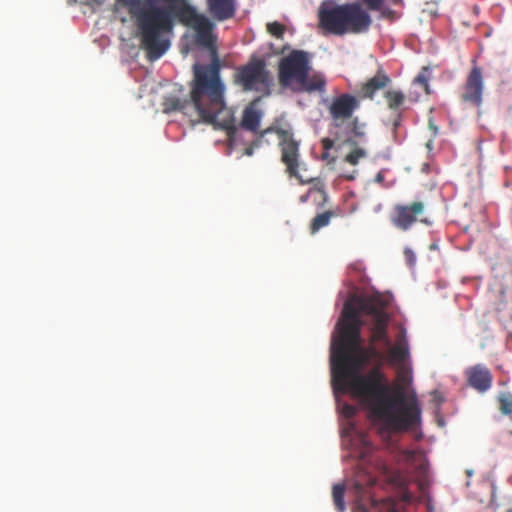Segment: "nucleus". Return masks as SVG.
Returning a JSON list of instances; mask_svg holds the SVG:
<instances>
[{
  "mask_svg": "<svg viewBox=\"0 0 512 512\" xmlns=\"http://www.w3.org/2000/svg\"><path fill=\"white\" fill-rule=\"evenodd\" d=\"M175 20L195 31L199 45L210 47L213 44L214 23L186 0H142L139 40L150 61L159 59L169 49L166 35L173 31Z\"/></svg>",
  "mask_w": 512,
  "mask_h": 512,
  "instance_id": "f257e3e1",
  "label": "nucleus"
},
{
  "mask_svg": "<svg viewBox=\"0 0 512 512\" xmlns=\"http://www.w3.org/2000/svg\"><path fill=\"white\" fill-rule=\"evenodd\" d=\"M334 396L351 395L370 412L380 427L392 433L416 429L421 424V406L408 386H332Z\"/></svg>",
  "mask_w": 512,
  "mask_h": 512,
  "instance_id": "f03ea898",
  "label": "nucleus"
},
{
  "mask_svg": "<svg viewBox=\"0 0 512 512\" xmlns=\"http://www.w3.org/2000/svg\"><path fill=\"white\" fill-rule=\"evenodd\" d=\"M225 87L220 79L217 62L210 65H194V78L191 82L190 100H182L175 96L165 98L163 110L166 113L181 111L187 113L192 107L199 119L227 132L233 139L238 127L235 125L233 112L224 101Z\"/></svg>",
  "mask_w": 512,
  "mask_h": 512,
  "instance_id": "7ed1b4c3",
  "label": "nucleus"
},
{
  "mask_svg": "<svg viewBox=\"0 0 512 512\" xmlns=\"http://www.w3.org/2000/svg\"><path fill=\"white\" fill-rule=\"evenodd\" d=\"M387 304V300L377 296L362 305L365 314L371 316L372 324L369 345L364 347L361 344V348L372 347L379 355L367 353L356 371L347 375H336L334 367H330V384H383L382 368L386 363V348H389L391 344L387 333L389 320L385 311Z\"/></svg>",
  "mask_w": 512,
  "mask_h": 512,
  "instance_id": "20e7f679",
  "label": "nucleus"
},
{
  "mask_svg": "<svg viewBox=\"0 0 512 512\" xmlns=\"http://www.w3.org/2000/svg\"><path fill=\"white\" fill-rule=\"evenodd\" d=\"M377 296L373 295L367 299L352 297L344 303L337 335L332 338L330 347V367H334L336 375L355 372L367 353L379 355L372 347L361 348L360 333L363 326L360 314H365L362 305Z\"/></svg>",
  "mask_w": 512,
  "mask_h": 512,
  "instance_id": "39448f33",
  "label": "nucleus"
},
{
  "mask_svg": "<svg viewBox=\"0 0 512 512\" xmlns=\"http://www.w3.org/2000/svg\"><path fill=\"white\" fill-rule=\"evenodd\" d=\"M372 25L369 10L360 2H323L318 10V28L323 35L344 36L366 33Z\"/></svg>",
  "mask_w": 512,
  "mask_h": 512,
  "instance_id": "423d86ee",
  "label": "nucleus"
},
{
  "mask_svg": "<svg viewBox=\"0 0 512 512\" xmlns=\"http://www.w3.org/2000/svg\"><path fill=\"white\" fill-rule=\"evenodd\" d=\"M234 82L245 92L256 91L268 95L273 85V76L267 69L264 59L252 58L247 64L237 69Z\"/></svg>",
  "mask_w": 512,
  "mask_h": 512,
  "instance_id": "0eeeda50",
  "label": "nucleus"
},
{
  "mask_svg": "<svg viewBox=\"0 0 512 512\" xmlns=\"http://www.w3.org/2000/svg\"><path fill=\"white\" fill-rule=\"evenodd\" d=\"M360 107L359 99L349 93H343L334 97L328 107L333 126L340 129L345 122L349 121L347 128L354 137H363L360 130L359 120L353 118L354 112Z\"/></svg>",
  "mask_w": 512,
  "mask_h": 512,
  "instance_id": "6e6552de",
  "label": "nucleus"
},
{
  "mask_svg": "<svg viewBox=\"0 0 512 512\" xmlns=\"http://www.w3.org/2000/svg\"><path fill=\"white\" fill-rule=\"evenodd\" d=\"M270 132H274L278 137V145L281 151V162L286 166V172L289 177L298 179L301 184L312 182L313 179L304 181L299 175L300 143L294 138L293 133L282 128L269 127L262 132V136Z\"/></svg>",
  "mask_w": 512,
  "mask_h": 512,
  "instance_id": "1a4fd4ad",
  "label": "nucleus"
},
{
  "mask_svg": "<svg viewBox=\"0 0 512 512\" xmlns=\"http://www.w3.org/2000/svg\"><path fill=\"white\" fill-rule=\"evenodd\" d=\"M309 72V54L303 50H293L279 62V83L282 87H289L291 89L297 81L305 80V77Z\"/></svg>",
  "mask_w": 512,
  "mask_h": 512,
  "instance_id": "9d476101",
  "label": "nucleus"
},
{
  "mask_svg": "<svg viewBox=\"0 0 512 512\" xmlns=\"http://www.w3.org/2000/svg\"><path fill=\"white\" fill-rule=\"evenodd\" d=\"M390 223L400 231H409L417 223L426 226L432 224L426 216V205L423 201L395 204L389 214Z\"/></svg>",
  "mask_w": 512,
  "mask_h": 512,
  "instance_id": "9b49d317",
  "label": "nucleus"
},
{
  "mask_svg": "<svg viewBox=\"0 0 512 512\" xmlns=\"http://www.w3.org/2000/svg\"><path fill=\"white\" fill-rule=\"evenodd\" d=\"M484 82L482 71L479 67L474 66L467 76L463 86L461 99L463 102L469 103L475 107H480L483 100Z\"/></svg>",
  "mask_w": 512,
  "mask_h": 512,
  "instance_id": "f8f14e48",
  "label": "nucleus"
},
{
  "mask_svg": "<svg viewBox=\"0 0 512 512\" xmlns=\"http://www.w3.org/2000/svg\"><path fill=\"white\" fill-rule=\"evenodd\" d=\"M206 4L211 17L220 22L231 19L236 12L235 0H206Z\"/></svg>",
  "mask_w": 512,
  "mask_h": 512,
  "instance_id": "ddd939ff",
  "label": "nucleus"
},
{
  "mask_svg": "<svg viewBox=\"0 0 512 512\" xmlns=\"http://www.w3.org/2000/svg\"><path fill=\"white\" fill-rule=\"evenodd\" d=\"M386 351V362L389 361L395 365L408 363L409 348L404 329L400 331L396 343L393 346L390 344Z\"/></svg>",
  "mask_w": 512,
  "mask_h": 512,
  "instance_id": "4468645a",
  "label": "nucleus"
},
{
  "mask_svg": "<svg viewBox=\"0 0 512 512\" xmlns=\"http://www.w3.org/2000/svg\"><path fill=\"white\" fill-rule=\"evenodd\" d=\"M391 79L390 77L382 70L377 71V73L367 80L361 88H360V96L362 98L373 99L375 94L384 89L389 83Z\"/></svg>",
  "mask_w": 512,
  "mask_h": 512,
  "instance_id": "2eb2a0df",
  "label": "nucleus"
},
{
  "mask_svg": "<svg viewBox=\"0 0 512 512\" xmlns=\"http://www.w3.org/2000/svg\"><path fill=\"white\" fill-rule=\"evenodd\" d=\"M326 80L320 74H314L312 76L306 75L305 80L297 81L292 86L291 90L294 92H323L325 90Z\"/></svg>",
  "mask_w": 512,
  "mask_h": 512,
  "instance_id": "dca6fc26",
  "label": "nucleus"
},
{
  "mask_svg": "<svg viewBox=\"0 0 512 512\" xmlns=\"http://www.w3.org/2000/svg\"><path fill=\"white\" fill-rule=\"evenodd\" d=\"M259 99L250 103L243 111L240 126L243 129L256 133L260 126L262 113L255 105Z\"/></svg>",
  "mask_w": 512,
  "mask_h": 512,
  "instance_id": "f3484780",
  "label": "nucleus"
},
{
  "mask_svg": "<svg viewBox=\"0 0 512 512\" xmlns=\"http://www.w3.org/2000/svg\"><path fill=\"white\" fill-rule=\"evenodd\" d=\"M465 375L468 384H491L492 375L490 370L482 364H477L466 369Z\"/></svg>",
  "mask_w": 512,
  "mask_h": 512,
  "instance_id": "a211bd4d",
  "label": "nucleus"
},
{
  "mask_svg": "<svg viewBox=\"0 0 512 512\" xmlns=\"http://www.w3.org/2000/svg\"><path fill=\"white\" fill-rule=\"evenodd\" d=\"M355 489L359 494L356 500L355 512H380L378 501L369 495L362 494L364 489L360 484H356Z\"/></svg>",
  "mask_w": 512,
  "mask_h": 512,
  "instance_id": "6ab92c4d",
  "label": "nucleus"
},
{
  "mask_svg": "<svg viewBox=\"0 0 512 512\" xmlns=\"http://www.w3.org/2000/svg\"><path fill=\"white\" fill-rule=\"evenodd\" d=\"M384 99L387 107L395 113H402V106L405 102L406 96L400 90L389 89L384 92Z\"/></svg>",
  "mask_w": 512,
  "mask_h": 512,
  "instance_id": "aec40b11",
  "label": "nucleus"
},
{
  "mask_svg": "<svg viewBox=\"0 0 512 512\" xmlns=\"http://www.w3.org/2000/svg\"><path fill=\"white\" fill-rule=\"evenodd\" d=\"M416 484L418 486L419 491L425 495L427 493L430 480H429V471L428 464L426 461L420 462L415 467V475H414Z\"/></svg>",
  "mask_w": 512,
  "mask_h": 512,
  "instance_id": "412c9836",
  "label": "nucleus"
},
{
  "mask_svg": "<svg viewBox=\"0 0 512 512\" xmlns=\"http://www.w3.org/2000/svg\"><path fill=\"white\" fill-rule=\"evenodd\" d=\"M337 214L332 211V210H328V211H325L323 213H320V214H317L311 221L310 223V232L311 234H315L316 232H318L320 229L326 227L329 225L331 219L333 217H336Z\"/></svg>",
  "mask_w": 512,
  "mask_h": 512,
  "instance_id": "4be33fe9",
  "label": "nucleus"
},
{
  "mask_svg": "<svg viewBox=\"0 0 512 512\" xmlns=\"http://www.w3.org/2000/svg\"><path fill=\"white\" fill-rule=\"evenodd\" d=\"M119 4L124 7H127L128 13L131 18L134 20L137 37L139 38V15L141 11V1L142 0H116Z\"/></svg>",
  "mask_w": 512,
  "mask_h": 512,
  "instance_id": "5701e85b",
  "label": "nucleus"
},
{
  "mask_svg": "<svg viewBox=\"0 0 512 512\" xmlns=\"http://www.w3.org/2000/svg\"><path fill=\"white\" fill-rule=\"evenodd\" d=\"M397 382L394 384H411L413 381L412 369L408 363L397 365ZM383 384H390L383 376Z\"/></svg>",
  "mask_w": 512,
  "mask_h": 512,
  "instance_id": "b1692460",
  "label": "nucleus"
},
{
  "mask_svg": "<svg viewBox=\"0 0 512 512\" xmlns=\"http://www.w3.org/2000/svg\"><path fill=\"white\" fill-rule=\"evenodd\" d=\"M368 156L367 151L362 147H354L345 157L344 161L352 166L359 164L360 160Z\"/></svg>",
  "mask_w": 512,
  "mask_h": 512,
  "instance_id": "393cba45",
  "label": "nucleus"
},
{
  "mask_svg": "<svg viewBox=\"0 0 512 512\" xmlns=\"http://www.w3.org/2000/svg\"><path fill=\"white\" fill-rule=\"evenodd\" d=\"M344 493L345 487L342 484H336L332 489L333 501L336 509L339 512L345 511V502H344Z\"/></svg>",
  "mask_w": 512,
  "mask_h": 512,
  "instance_id": "a878e982",
  "label": "nucleus"
},
{
  "mask_svg": "<svg viewBox=\"0 0 512 512\" xmlns=\"http://www.w3.org/2000/svg\"><path fill=\"white\" fill-rule=\"evenodd\" d=\"M499 409L504 415L512 414V394L510 392H502L498 395Z\"/></svg>",
  "mask_w": 512,
  "mask_h": 512,
  "instance_id": "bb28decb",
  "label": "nucleus"
},
{
  "mask_svg": "<svg viewBox=\"0 0 512 512\" xmlns=\"http://www.w3.org/2000/svg\"><path fill=\"white\" fill-rule=\"evenodd\" d=\"M427 72L428 68L424 67L422 71L414 78L413 83L420 85L426 94H430V86Z\"/></svg>",
  "mask_w": 512,
  "mask_h": 512,
  "instance_id": "cd10ccee",
  "label": "nucleus"
},
{
  "mask_svg": "<svg viewBox=\"0 0 512 512\" xmlns=\"http://www.w3.org/2000/svg\"><path fill=\"white\" fill-rule=\"evenodd\" d=\"M266 28H267L268 33H270L271 35H273L274 37H276L278 39L283 38L284 33L286 31L285 25H283L277 21L268 23Z\"/></svg>",
  "mask_w": 512,
  "mask_h": 512,
  "instance_id": "c85d7f7f",
  "label": "nucleus"
},
{
  "mask_svg": "<svg viewBox=\"0 0 512 512\" xmlns=\"http://www.w3.org/2000/svg\"><path fill=\"white\" fill-rule=\"evenodd\" d=\"M403 0H362L368 10L380 9L382 4L388 2L392 5H399Z\"/></svg>",
  "mask_w": 512,
  "mask_h": 512,
  "instance_id": "c756f323",
  "label": "nucleus"
},
{
  "mask_svg": "<svg viewBox=\"0 0 512 512\" xmlns=\"http://www.w3.org/2000/svg\"><path fill=\"white\" fill-rule=\"evenodd\" d=\"M374 11L380 12L381 17L385 19L393 20L395 17V12L389 7H386L385 3L382 4V7L380 9H375Z\"/></svg>",
  "mask_w": 512,
  "mask_h": 512,
  "instance_id": "7c9ffc66",
  "label": "nucleus"
},
{
  "mask_svg": "<svg viewBox=\"0 0 512 512\" xmlns=\"http://www.w3.org/2000/svg\"><path fill=\"white\" fill-rule=\"evenodd\" d=\"M374 182L378 183V184H381L385 188L389 187L387 184H385V170H380L376 174V176L374 178Z\"/></svg>",
  "mask_w": 512,
  "mask_h": 512,
  "instance_id": "2f4dec72",
  "label": "nucleus"
},
{
  "mask_svg": "<svg viewBox=\"0 0 512 512\" xmlns=\"http://www.w3.org/2000/svg\"><path fill=\"white\" fill-rule=\"evenodd\" d=\"M335 139L338 140V141H343L344 143H348L350 145H354L355 144V142L351 139V136L344 137V136H342L341 132H336L335 133Z\"/></svg>",
  "mask_w": 512,
  "mask_h": 512,
  "instance_id": "473e14b6",
  "label": "nucleus"
},
{
  "mask_svg": "<svg viewBox=\"0 0 512 512\" xmlns=\"http://www.w3.org/2000/svg\"><path fill=\"white\" fill-rule=\"evenodd\" d=\"M321 143H322L323 149L326 151H329L334 146V140L329 139V138L322 139Z\"/></svg>",
  "mask_w": 512,
  "mask_h": 512,
  "instance_id": "72a5a7b5",
  "label": "nucleus"
},
{
  "mask_svg": "<svg viewBox=\"0 0 512 512\" xmlns=\"http://www.w3.org/2000/svg\"><path fill=\"white\" fill-rule=\"evenodd\" d=\"M343 410L347 417H352L356 413V408L349 404H345Z\"/></svg>",
  "mask_w": 512,
  "mask_h": 512,
  "instance_id": "f704fd0d",
  "label": "nucleus"
},
{
  "mask_svg": "<svg viewBox=\"0 0 512 512\" xmlns=\"http://www.w3.org/2000/svg\"><path fill=\"white\" fill-rule=\"evenodd\" d=\"M396 117L393 121V131L396 132L398 127L401 125L402 122V113H395Z\"/></svg>",
  "mask_w": 512,
  "mask_h": 512,
  "instance_id": "c9c22d12",
  "label": "nucleus"
},
{
  "mask_svg": "<svg viewBox=\"0 0 512 512\" xmlns=\"http://www.w3.org/2000/svg\"><path fill=\"white\" fill-rule=\"evenodd\" d=\"M405 255H406L407 260L410 263L415 261V255H414V253L410 249H406L405 250Z\"/></svg>",
  "mask_w": 512,
  "mask_h": 512,
  "instance_id": "e433bc0d",
  "label": "nucleus"
},
{
  "mask_svg": "<svg viewBox=\"0 0 512 512\" xmlns=\"http://www.w3.org/2000/svg\"><path fill=\"white\" fill-rule=\"evenodd\" d=\"M357 170H354L352 173L343 174L342 177L348 181H353L356 177Z\"/></svg>",
  "mask_w": 512,
  "mask_h": 512,
  "instance_id": "4c0bfd02",
  "label": "nucleus"
},
{
  "mask_svg": "<svg viewBox=\"0 0 512 512\" xmlns=\"http://www.w3.org/2000/svg\"><path fill=\"white\" fill-rule=\"evenodd\" d=\"M479 392H485L490 386H474Z\"/></svg>",
  "mask_w": 512,
  "mask_h": 512,
  "instance_id": "58836bf2",
  "label": "nucleus"
},
{
  "mask_svg": "<svg viewBox=\"0 0 512 512\" xmlns=\"http://www.w3.org/2000/svg\"><path fill=\"white\" fill-rule=\"evenodd\" d=\"M322 159L328 160L329 159V151L324 150L322 153Z\"/></svg>",
  "mask_w": 512,
  "mask_h": 512,
  "instance_id": "ea45409f",
  "label": "nucleus"
},
{
  "mask_svg": "<svg viewBox=\"0 0 512 512\" xmlns=\"http://www.w3.org/2000/svg\"><path fill=\"white\" fill-rule=\"evenodd\" d=\"M411 498H412V497H411V495H409V494H405V495H404V499H405L406 501H410V500H411Z\"/></svg>",
  "mask_w": 512,
  "mask_h": 512,
  "instance_id": "a19ab883",
  "label": "nucleus"
},
{
  "mask_svg": "<svg viewBox=\"0 0 512 512\" xmlns=\"http://www.w3.org/2000/svg\"><path fill=\"white\" fill-rule=\"evenodd\" d=\"M252 153H253L252 148H248V149L246 150V154H247V155H252Z\"/></svg>",
  "mask_w": 512,
  "mask_h": 512,
  "instance_id": "79ce46f5",
  "label": "nucleus"
},
{
  "mask_svg": "<svg viewBox=\"0 0 512 512\" xmlns=\"http://www.w3.org/2000/svg\"><path fill=\"white\" fill-rule=\"evenodd\" d=\"M307 198H308V194L305 196H301L300 200H301V202H305V201H307Z\"/></svg>",
  "mask_w": 512,
  "mask_h": 512,
  "instance_id": "37998d69",
  "label": "nucleus"
}]
</instances>
